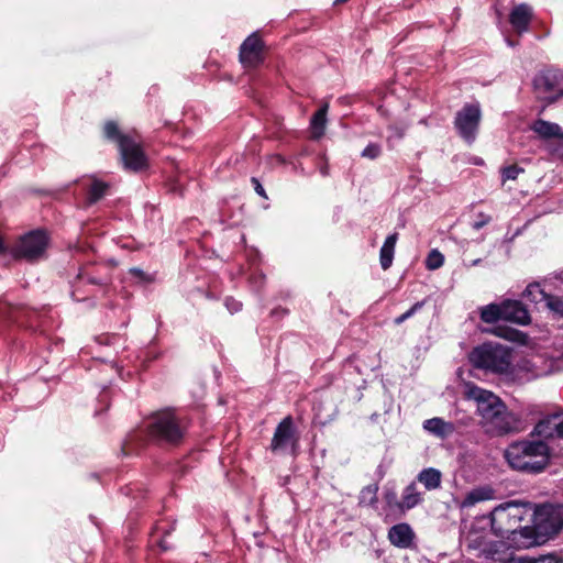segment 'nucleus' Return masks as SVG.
I'll return each instance as SVG.
<instances>
[{"label":"nucleus","instance_id":"44","mask_svg":"<svg viewBox=\"0 0 563 563\" xmlns=\"http://www.w3.org/2000/svg\"><path fill=\"white\" fill-rule=\"evenodd\" d=\"M131 272H132V274H134V275H141V274H142V271H141V269H139V268H132V269H131Z\"/></svg>","mask_w":563,"mask_h":563},{"label":"nucleus","instance_id":"50","mask_svg":"<svg viewBox=\"0 0 563 563\" xmlns=\"http://www.w3.org/2000/svg\"><path fill=\"white\" fill-rule=\"evenodd\" d=\"M3 251V244H2V241L0 240V253Z\"/></svg>","mask_w":563,"mask_h":563},{"label":"nucleus","instance_id":"4","mask_svg":"<svg viewBox=\"0 0 563 563\" xmlns=\"http://www.w3.org/2000/svg\"><path fill=\"white\" fill-rule=\"evenodd\" d=\"M525 510L516 501L500 504L488 516L479 517L478 523L489 526L497 537L517 532L521 528Z\"/></svg>","mask_w":563,"mask_h":563},{"label":"nucleus","instance_id":"17","mask_svg":"<svg viewBox=\"0 0 563 563\" xmlns=\"http://www.w3.org/2000/svg\"><path fill=\"white\" fill-rule=\"evenodd\" d=\"M530 130L544 141L552 139L563 140V130L554 122L538 119L530 124Z\"/></svg>","mask_w":563,"mask_h":563},{"label":"nucleus","instance_id":"5","mask_svg":"<svg viewBox=\"0 0 563 563\" xmlns=\"http://www.w3.org/2000/svg\"><path fill=\"white\" fill-rule=\"evenodd\" d=\"M470 362L476 367L495 374H506L511 365V352L497 343H484L470 354Z\"/></svg>","mask_w":563,"mask_h":563},{"label":"nucleus","instance_id":"37","mask_svg":"<svg viewBox=\"0 0 563 563\" xmlns=\"http://www.w3.org/2000/svg\"><path fill=\"white\" fill-rule=\"evenodd\" d=\"M492 221V217L488 216V214H485L483 212H479L477 214V220L474 221V223L472 224V228L474 230H481L483 227H485L486 224H488L489 222Z\"/></svg>","mask_w":563,"mask_h":563},{"label":"nucleus","instance_id":"8","mask_svg":"<svg viewBox=\"0 0 563 563\" xmlns=\"http://www.w3.org/2000/svg\"><path fill=\"white\" fill-rule=\"evenodd\" d=\"M482 120V110L478 102L466 103L454 118L457 134L468 144H472L478 133Z\"/></svg>","mask_w":563,"mask_h":563},{"label":"nucleus","instance_id":"26","mask_svg":"<svg viewBox=\"0 0 563 563\" xmlns=\"http://www.w3.org/2000/svg\"><path fill=\"white\" fill-rule=\"evenodd\" d=\"M481 319L486 323H494L503 319V302L489 303L481 309Z\"/></svg>","mask_w":563,"mask_h":563},{"label":"nucleus","instance_id":"23","mask_svg":"<svg viewBox=\"0 0 563 563\" xmlns=\"http://www.w3.org/2000/svg\"><path fill=\"white\" fill-rule=\"evenodd\" d=\"M397 240H398L397 233L389 234L386 238L383 246L380 247L379 262H380V266L384 271L388 269L393 264L395 245L397 243Z\"/></svg>","mask_w":563,"mask_h":563},{"label":"nucleus","instance_id":"45","mask_svg":"<svg viewBox=\"0 0 563 563\" xmlns=\"http://www.w3.org/2000/svg\"><path fill=\"white\" fill-rule=\"evenodd\" d=\"M320 172H321V174H322L323 176H327V175H328V168H327L325 166H324V167H321Z\"/></svg>","mask_w":563,"mask_h":563},{"label":"nucleus","instance_id":"33","mask_svg":"<svg viewBox=\"0 0 563 563\" xmlns=\"http://www.w3.org/2000/svg\"><path fill=\"white\" fill-rule=\"evenodd\" d=\"M24 313V310L15 307H4L3 309H0V316L8 317L9 319H12L15 322L23 323L21 320L22 314Z\"/></svg>","mask_w":563,"mask_h":563},{"label":"nucleus","instance_id":"11","mask_svg":"<svg viewBox=\"0 0 563 563\" xmlns=\"http://www.w3.org/2000/svg\"><path fill=\"white\" fill-rule=\"evenodd\" d=\"M263 59V42L256 34H252L240 47V60L245 67L254 68Z\"/></svg>","mask_w":563,"mask_h":563},{"label":"nucleus","instance_id":"16","mask_svg":"<svg viewBox=\"0 0 563 563\" xmlns=\"http://www.w3.org/2000/svg\"><path fill=\"white\" fill-rule=\"evenodd\" d=\"M422 428L426 432L441 440L451 437L455 432L454 423L445 421L444 419L439 417L424 420L422 423Z\"/></svg>","mask_w":563,"mask_h":563},{"label":"nucleus","instance_id":"12","mask_svg":"<svg viewBox=\"0 0 563 563\" xmlns=\"http://www.w3.org/2000/svg\"><path fill=\"white\" fill-rule=\"evenodd\" d=\"M532 434L544 440L563 438V411L554 412L541 419L536 424Z\"/></svg>","mask_w":563,"mask_h":563},{"label":"nucleus","instance_id":"9","mask_svg":"<svg viewBox=\"0 0 563 563\" xmlns=\"http://www.w3.org/2000/svg\"><path fill=\"white\" fill-rule=\"evenodd\" d=\"M299 446V434L296 431L294 420L290 416L284 418L275 429L271 450L274 453L296 455Z\"/></svg>","mask_w":563,"mask_h":563},{"label":"nucleus","instance_id":"35","mask_svg":"<svg viewBox=\"0 0 563 563\" xmlns=\"http://www.w3.org/2000/svg\"><path fill=\"white\" fill-rule=\"evenodd\" d=\"M382 153V147L377 143H369L362 152V157L368 159L377 158Z\"/></svg>","mask_w":563,"mask_h":563},{"label":"nucleus","instance_id":"22","mask_svg":"<svg viewBox=\"0 0 563 563\" xmlns=\"http://www.w3.org/2000/svg\"><path fill=\"white\" fill-rule=\"evenodd\" d=\"M479 517L475 519L472 525L470 531L467 532L465 540L467 541L468 547L478 549L486 543L487 532L486 528L488 526H484L483 523H478Z\"/></svg>","mask_w":563,"mask_h":563},{"label":"nucleus","instance_id":"31","mask_svg":"<svg viewBox=\"0 0 563 563\" xmlns=\"http://www.w3.org/2000/svg\"><path fill=\"white\" fill-rule=\"evenodd\" d=\"M552 312L559 317H563V298L550 294H545L543 301Z\"/></svg>","mask_w":563,"mask_h":563},{"label":"nucleus","instance_id":"13","mask_svg":"<svg viewBox=\"0 0 563 563\" xmlns=\"http://www.w3.org/2000/svg\"><path fill=\"white\" fill-rule=\"evenodd\" d=\"M503 320L527 325L531 319L527 308L518 300L503 301Z\"/></svg>","mask_w":563,"mask_h":563},{"label":"nucleus","instance_id":"14","mask_svg":"<svg viewBox=\"0 0 563 563\" xmlns=\"http://www.w3.org/2000/svg\"><path fill=\"white\" fill-rule=\"evenodd\" d=\"M415 538L413 530L408 523H398L393 526L388 531V539L390 543L400 549H408L411 547Z\"/></svg>","mask_w":563,"mask_h":563},{"label":"nucleus","instance_id":"20","mask_svg":"<svg viewBox=\"0 0 563 563\" xmlns=\"http://www.w3.org/2000/svg\"><path fill=\"white\" fill-rule=\"evenodd\" d=\"M82 187L87 190V202L92 205L100 200L108 190V184L89 177L81 181Z\"/></svg>","mask_w":563,"mask_h":563},{"label":"nucleus","instance_id":"51","mask_svg":"<svg viewBox=\"0 0 563 563\" xmlns=\"http://www.w3.org/2000/svg\"><path fill=\"white\" fill-rule=\"evenodd\" d=\"M78 278L84 279L85 277H84V275L80 273V274L78 275Z\"/></svg>","mask_w":563,"mask_h":563},{"label":"nucleus","instance_id":"25","mask_svg":"<svg viewBox=\"0 0 563 563\" xmlns=\"http://www.w3.org/2000/svg\"><path fill=\"white\" fill-rule=\"evenodd\" d=\"M542 363V358L540 356H536L532 358H525L520 362L519 367L522 371H526L531 375L532 378H538L544 376L550 373V369L542 368L540 364Z\"/></svg>","mask_w":563,"mask_h":563},{"label":"nucleus","instance_id":"46","mask_svg":"<svg viewBox=\"0 0 563 563\" xmlns=\"http://www.w3.org/2000/svg\"><path fill=\"white\" fill-rule=\"evenodd\" d=\"M88 282H89L90 284H101V282H100V280H97V279H95V278H88Z\"/></svg>","mask_w":563,"mask_h":563},{"label":"nucleus","instance_id":"34","mask_svg":"<svg viewBox=\"0 0 563 563\" xmlns=\"http://www.w3.org/2000/svg\"><path fill=\"white\" fill-rule=\"evenodd\" d=\"M523 172V168L517 166V165H510L501 170L503 180H516L520 173Z\"/></svg>","mask_w":563,"mask_h":563},{"label":"nucleus","instance_id":"19","mask_svg":"<svg viewBox=\"0 0 563 563\" xmlns=\"http://www.w3.org/2000/svg\"><path fill=\"white\" fill-rule=\"evenodd\" d=\"M423 501L422 494L418 490L415 482L407 485L401 493L398 511L401 514L415 508Z\"/></svg>","mask_w":563,"mask_h":563},{"label":"nucleus","instance_id":"18","mask_svg":"<svg viewBox=\"0 0 563 563\" xmlns=\"http://www.w3.org/2000/svg\"><path fill=\"white\" fill-rule=\"evenodd\" d=\"M495 489L490 486H481L468 492L465 497L459 503L460 509H468L478 503L494 499Z\"/></svg>","mask_w":563,"mask_h":563},{"label":"nucleus","instance_id":"7","mask_svg":"<svg viewBox=\"0 0 563 563\" xmlns=\"http://www.w3.org/2000/svg\"><path fill=\"white\" fill-rule=\"evenodd\" d=\"M48 236L44 231L34 230L22 235L12 246L14 258L36 262L45 257Z\"/></svg>","mask_w":563,"mask_h":563},{"label":"nucleus","instance_id":"36","mask_svg":"<svg viewBox=\"0 0 563 563\" xmlns=\"http://www.w3.org/2000/svg\"><path fill=\"white\" fill-rule=\"evenodd\" d=\"M424 305V301H418L416 302L409 310H407L405 313L400 314L395 319V323L397 325L401 324L409 318H411L418 310H420Z\"/></svg>","mask_w":563,"mask_h":563},{"label":"nucleus","instance_id":"30","mask_svg":"<svg viewBox=\"0 0 563 563\" xmlns=\"http://www.w3.org/2000/svg\"><path fill=\"white\" fill-rule=\"evenodd\" d=\"M406 130L407 125L404 124H390L388 126L389 135L386 141L389 148H393L395 142L400 141L405 136Z\"/></svg>","mask_w":563,"mask_h":563},{"label":"nucleus","instance_id":"28","mask_svg":"<svg viewBox=\"0 0 563 563\" xmlns=\"http://www.w3.org/2000/svg\"><path fill=\"white\" fill-rule=\"evenodd\" d=\"M377 490L378 487L376 485H368L361 490L358 497V504L362 506H372L377 501Z\"/></svg>","mask_w":563,"mask_h":563},{"label":"nucleus","instance_id":"6","mask_svg":"<svg viewBox=\"0 0 563 563\" xmlns=\"http://www.w3.org/2000/svg\"><path fill=\"white\" fill-rule=\"evenodd\" d=\"M146 429L154 439L177 444L183 440L186 427L173 411L164 410L150 419Z\"/></svg>","mask_w":563,"mask_h":563},{"label":"nucleus","instance_id":"41","mask_svg":"<svg viewBox=\"0 0 563 563\" xmlns=\"http://www.w3.org/2000/svg\"><path fill=\"white\" fill-rule=\"evenodd\" d=\"M252 183L254 185V189H255L256 194L260 195L261 197L266 198L265 190H264L263 186L261 185V183L254 177L252 178Z\"/></svg>","mask_w":563,"mask_h":563},{"label":"nucleus","instance_id":"39","mask_svg":"<svg viewBox=\"0 0 563 563\" xmlns=\"http://www.w3.org/2000/svg\"><path fill=\"white\" fill-rule=\"evenodd\" d=\"M530 563H563L553 554L543 555L538 559H530Z\"/></svg>","mask_w":563,"mask_h":563},{"label":"nucleus","instance_id":"38","mask_svg":"<svg viewBox=\"0 0 563 563\" xmlns=\"http://www.w3.org/2000/svg\"><path fill=\"white\" fill-rule=\"evenodd\" d=\"M385 500L389 508H394L398 510L399 501L397 494L395 492H387L385 494Z\"/></svg>","mask_w":563,"mask_h":563},{"label":"nucleus","instance_id":"24","mask_svg":"<svg viewBox=\"0 0 563 563\" xmlns=\"http://www.w3.org/2000/svg\"><path fill=\"white\" fill-rule=\"evenodd\" d=\"M328 104H323L311 118L310 128L312 139L319 140L323 136L327 124Z\"/></svg>","mask_w":563,"mask_h":563},{"label":"nucleus","instance_id":"43","mask_svg":"<svg viewBox=\"0 0 563 563\" xmlns=\"http://www.w3.org/2000/svg\"><path fill=\"white\" fill-rule=\"evenodd\" d=\"M521 333L519 331H512L511 335L507 336L510 340H516Z\"/></svg>","mask_w":563,"mask_h":563},{"label":"nucleus","instance_id":"49","mask_svg":"<svg viewBox=\"0 0 563 563\" xmlns=\"http://www.w3.org/2000/svg\"><path fill=\"white\" fill-rule=\"evenodd\" d=\"M507 43H508L509 46H514L515 45V43L511 42L510 40H507Z\"/></svg>","mask_w":563,"mask_h":563},{"label":"nucleus","instance_id":"21","mask_svg":"<svg viewBox=\"0 0 563 563\" xmlns=\"http://www.w3.org/2000/svg\"><path fill=\"white\" fill-rule=\"evenodd\" d=\"M417 481L424 486L427 490H435L441 487L442 473L434 467H427L417 475Z\"/></svg>","mask_w":563,"mask_h":563},{"label":"nucleus","instance_id":"27","mask_svg":"<svg viewBox=\"0 0 563 563\" xmlns=\"http://www.w3.org/2000/svg\"><path fill=\"white\" fill-rule=\"evenodd\" d=\"M555 80L556 75L553 73L540 74L534 78V86L537 89H542L543 91H554Z\"/></svg>","mask_w":563,"mask_h":563},{"label":"nucleus","instance_id":"32","mask_svg":"<svg viewBox=\"0 0 563 563\" xmlns=\"http://www.w3.org/2000/svg\"><path fill=\"white\" fill-rule=\"evenodd\" d=\"M443 263L444 256L437 249L431 250L426 258V267L430 271H435L440 268L443 265Z\"/></svg>","mask_w":563,"mask_h":563},{"label":"nucleus","instance_id":"48","mask_svg":"<svg viewBox=\"0 0 563 563\" xmlns=\"http://www.w3.org/2000/svg\"><path fill=\"white\" fill-rule=\"evenodd\" d=\"M346 1H347V0H335V1H334V3H335V4H339V3H344V2H346Z\"/></svg>","mask_w":563,"mask_h":563},{"label":"nucleus","instance_id":"40","mask_svg":"<svg viewBox=\"0 0 563 563\" xmlns=\"http://www.w3.org/2000/svg\"><path fill=\"white\" fill-rule=\"evenodd\" d=\"M224 305L231 313L238 312L242 308V303L233 298H227Z\"/></svg>","mask_w":563,"mask_h":563},{"label":"nucleus","instance_id":"10","mask_svg":"<svg viewBox=\"0 0 563 563\" xmlns=\"http://www.w3.org/2000/svg\"><path fill=\"white\" fill-rule=\"evenodd\" d=\"M537 531L544 537H552L563 528V507L544 505L534 515Z\"/></svg>","mask_w":563,"mask_h":563},{"label":"nucleus","instance_id":"2","mask_svg":"<svg viewBox=\"0 0 563 563\" xmlns=\"http://www.w3.org/2000/svg\"><path fill=\"white\" fill-rule=\"evenodd\" d=\"M505 457L514 470L540 473L549 463L550 450L543 440H523L511 443Z\"/></svg>","mask_w":563,"mask_h":563},{"label":"nucleus","instance_id":"1","mask_svg":"<svg viewBox=\"0 0 563 563\" xmlns=\"http://www.w3.org/2000/svg\"><path fill=\"white\" fill-rule=\"evenodd\" d=\"M464 394L467 399L476 402V412L486 432L504 434L514 430V416L494 393L468 383L465 385Z\"/></svg>","mask_w":563,"mask_h":563},{"label":"nucleus","instance_id":"42","mask_svg":"<svg viewBox=\"0 0 563 563\" xmlns=\"http://www.w3.org/2000/svg\"><path fill=\"white\" fill-rule=\"evenodd\" d=\"M251 282L260 288L263 285L264 276L261 273H254L251 277Z\"/></svg>","mask_w":563,"mask_h":563},{"label":"nucleus","instance_id":"29","mask_svg":"<svg viewBox=\"0 0 563 563\" xmlns=\"http://www.w3.org/2000/svg\"><path fill=\"white\" fill-rule=\"evenodd\" d=\"M545 291L537 283L530 284L523 291V297L536 303L544 301Z\"/></svg>","mask_w":563,"mask_h":563},{"label":"nucleus","instance_id":"3","mask_svg":"<svg viewBox=\"0 0 563 563\" xmlns=\"http://www.w3.org/2000/svg\"><path fill=\"white\" fill-rule=\"evenodd\" d=\"M103 133L109 141L117 143L124 168L140 172L147 167V157L135 134L122 133L113 121L104 124Z\"/></svg>","mask_w":563,"mask_h":563},{"label":"nucleus","instance_id":"47","mask_svg":"<svg viewBox=\"0 0 563 563\" xmlns=\"http://www.w3.org/2000/svg\"><path fill=\"white\" fill-rule=\"evenodd\" d=\"M481 258H477V260H474L472 263H471V266H476L481 263Z\"/></svg>","mask_w":563,"mask_h":563},{"label":"nucleus","instance_id":"15","mask_svg":"<svg viewBox=\"0 0 563 563\" xmlns=\"http://www.w3.org/2000/svg\"><path fill=\"white\" fill-rule=\"evenodd\" d=\"M531 18V8L526 3H521L514 7V9L511 10L509 15V22L511 26L516 30V32L521 34L528 31Z\"/></svg>","mask_w":563,"mask_h":563}]
</instances>
